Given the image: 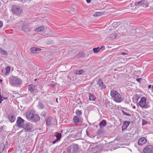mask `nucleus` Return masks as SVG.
I'll use <instances>...</instances> for the list:
<instances>
[{
	"label": "nucleus",
	"mask_w": 153,
	"mask_h": 153,
	"mask_svg": "<svg viewBox=\"0 0 153 153\" xmlns=\"http://www.w3.org/2000/svg\"><path fill=\"white\" fill-rule=\"evenodd\" d=\"M110 95L113 100L117 102H120L123 100V97L116 91L111 90Z\"/></svg>",
	"instance_id": "1"
},
{
	"label": "nucleus",
	"mask_w": 153,
	"mask_h": 153,
	"mask_svg": "<svg viewBox=\"0 0 153 153\" xmlns=\"http://www.w3.org/2000/svg\"><path fill=\"white\" fill-rule=\"evenodd\" d=\"M138 105L141 108L146 109L150 107L149 102L147 101L145 97H143L141 98L138 103Z\"/></svg>",
	"instance_id": "2"
},
{
	"label": "nucleus",
	"mask_w": 153,
	"mask_h": 153,
	"mask_svg": "<svg viewBox=\"0 0 153 153\" xmlns=\"http://www.w3.org/2000/svg\"><path fill=\"white\" fill-rule=\"evenodd\" d=\"M9 82L11 86H16L20 85L22 81L19 78L14 76H12L9 77Z\"/></svg>",
	"instance_id": "3"
},
{
	"label": "nucleus",
	"mask_w": 153,
	"mask_h": 153,
	"mask_svg": "<svg viewBox=\"0 0 153 153\" xmlns=\"http://www.w3.org/2000/svg\"><path fill=\"white\" fill-rule=\"evenodd\" d=\"M79 147L77 144H73L67 147V151L68 153H77Z\"/></svg>",
	"instance_id": "4"
},
{
	"label": "nucleus",
	"mask_w": 153,
	"mask_h": 153,
	"mask_svg": "<svg viewBox=\"0 0 153 153\" xmlns=\"http://www.w3.org/2000/svg\"><path fill=\"white\" fill-rule=\"evenodd\" d=\"M11 10L13 13L16 15H20L22 12V8L20 6L16 5L12 6Z\"/></svg>",
	"instance_id": "5"
},
{
	"label": "nucleus",
	"mask_w": 153,
	"mask_h": 153,
	"mask_svg": "<svg viewBox=\"0 0 153 153\" xmlns=\"http://www.w3.org/2000/svg\"><path fill=\"white\" fill-rule=\"evenodd\" d=\"M135 5L138 7L145 6L146 7L149 6L148 3L146 0H141L138 2H136Z\"/></svg>",
	"instance_id": "6"
},
{
	"label": "nucleus",
	"mask_w": 153,
	"mask_h": 153,
	"mask_svg": "<svg viewBox=\"0 0 153 153\" xmlns=\"http://www.w3.org/2000/svg\"><path fill=\"white\" fill-rule=\"evenodd\" d=\"M144 153H153V146L151 145H147L143 149Z\"/></svg>",
	"instance_id": "7"
},
{
	"label": "nucleus",
	"mask_w": 153,
	"mask_h": 153,
	"mask_svg": "<svg viewBox=\"0 0 153 153\" xmlns=\"http://www.w3.org/2000/svg\"><path fill=\"white\" fill-rule=\"evenodd\" d=\"M34 113V111L32 110H30L26 112L25 116L27 119L28 120H30Z\"/></svg>",
	"instance_id": "8"
},
{
	"label": "nucleus",
	"mask_w": 153,
	"mask_h": 153,
	"mask_svg": "<svg viewBox=\"0 0 153 153\" xmlns=\"http://www.w3.org/2000/svg\"><path fill=\"white\" fill-rule=\"evenodd\" d=\"M21 24H23V26L22 27V29L25 31L27 32L30 31V29L29 27V25L25 22H21Z\"/></svg>",
	"instance_id": "9"
},
{
	"label": "nucleus",
	"mask_w": 153,
	"mask_h": 153,
	"mask_svg": "<svg viewBox=\"0 0 153 153\" xmlns=\"http://www.w3.org/2000/svg\"><path fill=\"white\" fill-rule=\"evenodd\" d=\"M18 126L20 128H22L23 126L24 120L20 117H19L17 120Z\"/></svg>",
	"instance_id": "10"
},
{
	"label": "nucleus",
	"mask_w": 153,
	"mask_h": 153,
	"mask_svg": "<svg viewBox=\"0 0 153 153\" xmlns=\"http://www.w3.org/2000/svg\"><path fill=\"white\" fill-rule=\"evenodd\" d=\"M41 50V49L40 48L36 47H33L30 48V51L31 54H35L38 53L39 51H40Z\"/></svg>",
	"instance_id": "11"
},
{
	"label": "nucleus",
	"mask_w": 153,
	"mask_h": 153,
	"mask_svg": "<svg viewBox=\"0 0 153 153\" xmlns=\"http://www.w3.org/2000/svg\"><path fill=\"white\" fill-rule=\"evenodd\" d=\"M39 117L38 114H35V112L30 121L32 122H36L39 121Z\"/></svg>",
	"instance_id": "12"
},
{
	"label": "nucleus",
	"mask_w": 153,
	"mask_h": 153,
	"mask_svg": "<svg viewBox=\"0 0 153 153\" xmlns=\"http://www.w3.org/2000/svg\"><path fill=\"white\" fill-rule=\"evenodd\" d=\"M8 145V143L7 141L5 142L4 143H2L0 144V153L3 151L4 149Z\"/></svg>",
	"instance_id": "13"
},
{
	"label": "nucleus",
	"mask_w": 153,
	"mask_h": 153,
	"mask_svg": "<svg viewBox=\"0 0 153 153\" xmlns=\"http://www.w3.org/2000/svg\"><path fill=\"white\" fill-rule=\"evenodd\" d=\"M33 128L32 124L30 123H27L25 124L24 128L26 131H29Z\"/></svg>",
	"instance_id": "14"
},
{
	"label": "nucleus",
	"mask_w": 153,
	"mask_h": 153,
	"mask_svg": "<svg viewBox=\"0 0 153 153\" xmlns=\"http://www.w3.org/2000/svg\"><path fill=\"white\" fill-rule=\"evenodd\" d=\"M146 142V139L144 137H142L138 140V143L139 145H142L145 144Z\"/></svg>",
	"instance_id": "15"
},
{
	"label": "nucleus",
	"mask_w": 153,
	"mask_h": 153,
	"mask_svg": "<svg viewBox=\"0 0 153 153\" xmlns=\"http://www.w3.org/2000/svg\"><path fill=\"white\" fill-rule=\"evenodd\" d=\"M82 119L77 116H74L73 118V122L74 123H77L79 122H82Z\"/></svg>",
	"instance_id": "16"
},
{
	"label": "nucleus",
	"mask_w": 153,
	"mask_h": 153,
	"mask_svg": "<svg viewBox=\"0 0 153 153\" xmlns=\"http://www.w3.org/2000/svg\"><path fill=\"white\" fill-rule=\"evenodd\" d=\"M129 122L128 121H124L123 122V126H122V130H123L126 129L129 126Z\"/></svg>",
	"instance_id": "17"
},
{
	"label": "nucleus",
	"mask_w": 153,
	"mask_h": 153,
	"mask_svg": "<svg viewBox=\"0 0 153 153\" xmlns=\"http://www.w3.org/2000/svg\"><path fill=\"white\" fill-rule=\"evenodd\" d=\"M8 119L11 123L13 122L15 120V116L13 114H10L8 116Z\"/></svg>",
	"instance_id": "18"
},
{
	"label": "nucleus",
	"mask_w": 153,
	"mask_h": 153,
	"mask_svg": "<svg viewBox=\"0 0 153 153\" xmlns=\"http://www.w3.org/2000/svg\"><path fill=\"white\" fill-rule=\"evenodd\" d=\"M98 84L99 86L102 89H105L106 88V86L103 84V83L101 79H100L98 82Z\"/></svg>",
	"instance_id": "19"
},
{
	"label": "nucleus",
	"mask_w": 153,
	"mask_h": 153,
	"mask_svg": "<svg viewBox=\"0 0 153 153\" xmlns=\"http://www.w3.org/2000/svg\"><path fill=\"white\" fill-rule=\"evenodd\" d=\"M89 100L90 101H95L96 99V97L91 93L88 94Z\"/></svg>",
	"instance_id": "20"
},
{
	"label": "nucleus",
	"mask_w": 153,
	"mask_h": 153,
	"mask_svg": "<svg viewBox=\"0 0 153 153\" xmlns=\"http://www.w3.org/2000/svg\"><path fill=\"white\" fill-rule=\"evenodd\" d=\"M53 119L51 117H48L46 120V124L49 126L53 123Z\"/></svg>",
	"instance_id": "21"
},
{
	"label": "nucleus",
	"mask_w": 153,
	"mask_h": 153,
	"mask_svg": "<svg viewBox=\"0 0 153 153\" xmlns=\"http://www.w3.org/2000/svg\"><path fill=\"white\" fill-rule=\"evenodd\" d=\"M106 124V122L104 120H102L99 124V126L100 128L104 127Z\"/></svg>",
	"instance_id": "22"
},
{
	"label": "nucleus",
	"mask_w": 153,
	"mask_h": 153,
	"mask_svg": "<svg viewBox=\"0 0 153 153\" xmlns=\"http://www.w3.org/2000/svg\"><path fill=\"white\" fill-rule=\"evenodd\" d=\"M36 88V86L30 85H29L28 90L30 91L32 93L33 92L34 90Z\"/></svg>",
	"instance_id": "23"
},
{
	"label": "nucleus",
	"mask_w": 153,
	"mask_h": 153,
	"mask_svg": "<svg viewBox=\"0 0 153 153\" xmlns=\"http://www.w3.org/2000/svg\"><path fill=\"white\" fill-rule=\"evenodd\" d=\"M117 34L116 33H114L110 35L109 37L111 39H115L117 37Z\"/></svg>",
	"instance_id": "24"
},
{
	"label": "nucleus",
	"mask_w": 153,
	"mask_h": 153,
	"mask_svg": "<svg viewBox=\"0 0 153 153\" xmlns=\"http://www.w3.org/2000/svg\"><path fill=\"white\" fill-rule=\"evenodd\" d=\"M44 27L43 26H42L39 27L38 28H36L35 31L37 32H40L44 30Z\"/></svg>",
	"instance_id": "25"
},
{
	"label": "nucleus",
	"mask_w": 153,
	"mask_h": 153,
	"mask_svg": "<svg viewBox=\"0 0 153 153\" xmlns=\"http://www.w3.org/2000/svg\"><path fill=\"white\" fill-rule=\"evenodd\" d=\"M10 68L9 66L7 67L5 69V72L4 74L6 76L7 75L10 73Z\"/></svg>",
	"instance_id": "26"
},
{
	"label": "nucleus",
	"mask_w": 153,
	"mask_h": 153,
	"mask_svg": "<svg viewBox=\"0 0 153 153\" xmlns=\"http://www.w3.org/2000/svg\"><path fill=\"white\" fill-rule=\"evenodd\" d=\"M0 53L4 55H7V52L1 48H0Z\"/></svg>",
	"instance_id": "27"
},
{
	"label": "nucleus",
	"mask_w": 153,
	"mask_h": 153,
	"mask_svg": "<svg viewBox=\"0 0 153 153\" xmlns=\"http://www.w3.org/2000/svg\"><path fill=\"white\" fill-rule=\"evenodd\" d=\"M56 136V139L59 141L61 137L62 134L60 133H57L54 136Z\"/></svg>",
	"instance_id": "28"
},
{
	"label": "nucleus",
	"mask_w": 153,
	"mask_h": 153,
	"mask_svg": "<svg viewBox=\"0 0 153 153\" xmlns=\"http://www.w3.org/2000/svg\"><path fill=\"white\" fill-rule=\"evenodd\" d=\"M38 107L40 109H42L44 108V106L41 102H39L38 105Z\"/></svg>",
	"instance_id": "29"
},
{
	"label": "nucleus",
	"mask_w": 153,
	"mask_h": 153,
	"mask_svg": "<svg viewBox=\"0 0 153 153\" xmlns=\"http://www.w3.org/2000/svg\"><path fill=\"white\" fill-rule=\"evenodd\" d=\"M84 73V71L82 70H77L76 71V74L81 75L83 74Z\"/></svg>",
	"instance_id": "30"
},
{
	"label": "nucleus",
	"mask_w": 153,
	"mask_h": 153,
	"mask_svg": "<svg viewBox=\"0 0 153 153\" xmlns=\"http://www.w3.org/2000/svg\"><path fill=\"white\" fill-rule=\"evenodd\" d=\"M102 14V13L101 12H97L94 13V16H101Z\"/></svg>",
	"instance_id": "31"
},
{
	"label": "nucleus",
	"mask_w": 153,
	"mask_h": 153,
	"mask_svg": "<svg viewBox=\"0 0 153 153\" xmlns=\"http://www.w3.org/2000/svg\"><path fill=\"white\" fill-rule=\"evenodd\" d=\"M76 115L79 116H80L82 114V112H81V111L80 110H77L76 112Z\"/></svg>",
	"instance_id": "32"
},
{
	"label": "nucleus",
	"mask_w": 153,
	"mask_h": 153,
	"mask_svg": "<svg viewBox=\"0 0 153 153\" xmlns=\"http://www.w3.org/2000/svg\"><path fill=\"white\" fill-rule=\"evenodd\" d=\"M100 50L99 47L94 48L93 49V51L94 53H96L98 52Z\"/></svg>",
	"instance_id": "33"
},
{
	"label": "nucleus",
	"mask_w": 153,
	"mask_h": 153,
	"mask_svg": "<svg viewBox=\"0 0 153 153\" xmlns=\"http://www.w3.org/2000/svg\"><path fill=\"white\" fill-rule=\"evenodd\" d=\"M5 99L6 98L5 97H2V95L0 96V103H1L2 101Z\"/></svg>",
	"instance_id": "34"
},
{
	"label": "nucleus",
	"mask_w": 153,
	"mask_h": 153,
	"mask_svg": "<svg viewBox=\"0 0 153 153\" xmlns=\"http://www.w3.org/2000/svg\"><path fill=\"white\" fill-rule=\"evenodd\" d=\"M122 112L123 113V114L124 115H126V116H130L131 115L130 114L127 113V112L123 110H122Z\"/></svg>",
	"instance_id": "35"
},
{
	"label": "nucleus",
	"mask_w": 153,
	"mask_h": 153,
	"mask_svg": "<svg viewBox=\"0 0 153 153\" xmlns=\"http://www.w3.org/2000/svg\"><path fill=\"white\" fill-rule=\"evenodd\" d=\"M3 25L2 22L0 21V28L2 27Z\"/></svg>",
	"instance_id": "36"
},
{
	"label": "nucleus",
	"mask_w": 153,
	"mask_h": 153,
	"mask_svg": "<svg viewBox=\"0 0 153 153\" xmlns=\"http://www.w3.org/2000/svg\"><path fill=\"white\" fill-rule=\"evenodd\" d=\"M59 141V140H57L56 139L55 140H54V141H53V142H52V143H53V144H54L56 142H57V141Z\"/></svg>",
	"instance_id": "37"
},
{
	"label": "nucleus",
	"mask_w": 153,
	"mask_h": 153,
	"mask_svg": "<svg viewBox=\"0 0 153 153\" xmlns=\"http://www.w3.org/2000/svg\"><path fill=\"white\" fill-rule=\"evenodd\" d=\"M121 54L123 55H128V54L127 53H125L124 52H122L121 53Z\"/></svg>",
	"instance_id": "38"
},
{
	"label": "nucleus",
	"mask_w": 153,
	"mask_h": 153,
	"mask_svg": "<svg viewBox=\"0 0 153 153\" xmlns=\"http://www.w3.org/2000/svg\"><path fill=\"white\" fill-rule=\"evenodd\" d=\"M141 79H142L141 78L137 79V80L138 82H140Z\"/></svg>",
	"instance_id": "39"
},
{
	"label": "nucleus",
	"mask_w": 153,
	"mask_h": 153,
	"mask_svg": "<svg viewBox=\"0 0 153 153\" xmlns=\"http://www.w3.org/2000/svg\"><path fill=\"white\" fill-rule=\"evenodd\" d=\"M131 107H132V108H133L134 109H135L136 108V107L134 105H131Z\"/></svg>",
	"instance_id": "40"
},
{
	"label": "nucleus",
	"mask_w": 153,
	"mask_h": 153,
	"mask_svg": "<svg viewBox=\"0 0 153 153\" xmlns=\"http://www.w3.org/2000/svg\"><path fill=\"white\" fill-rule=\"evenodd\" d=\"M5 70L3 69L2 70V71H1V72H2V74H4V73H5Z\"/></svg>",
	"instance_id": "41"
},
{
	"label": "nucleus",
	"mask_w": 153,
	"mask_h": 153,
	"mask_svg": "<svg viewBox=\"0 0 153 153\" xmlns=\"http://www.w3.org/2000/svg\"><path fill=\"white\" fill-rule=\"evenodd\" d=\"M146 123V121L145 120H143V125H144Z\"/></svg>",
	"instance_id": "42"
},
{
	"label": "nucleus",
	"mask_w": 153,
	"mask_h": 153,
	"mask_svg": "<svg viewBox=\"0 0 153 153\" xmlns=\"http://www.w3.org/2000/svg\"><path fill=\"white\" fill-rule=\"evenodd\" d=\"M86 135L88 136V137H90L89 136V133H88V131H86Z\"/></svg>",
	"instance_id": "43"
},
{
	"label": "nucleus",
	"mask_w": 153,
	"mask_h": 153,
	"mask_svg": "<svg viewBox=\"0 0 153 153\" xmlns=\"http://www.w3.org/2000/svg\"><path fill=\"white\" fill-rule=\"evenodd\" d=\"M86 2L87 3H89L91 1V0H86Z\"/></svg>",
	"instance_id": "44"
},
{
	"label": "nucleus",
	"mask_w": 153,
	"mask_h": 153,
	"mask_svg": "<svg viewBox=\"0 0 153 153\" xmlns=\"http://www.w3.org/2000/svg\"><path fill=\"white\" fill-rule=\"evenodd\" d=\"M104 49V47L103 46H101L100 47V49Z\"/></svg>",
	"instance_id": "45"
},
{
	"label": "nucleus",
	"mask_w": 153,
	"mask_h": 153,
	"mask_svg": "<svg viewBox=\"0 0 153 153\" xmlns=\"http://www.w3.org/2000/svg\"><path fill=\"white\" fill-rule=\"evenodd\" d=\"M151 87V85H149L148 86V88H150Z\"/></svg>",
	"instance_id": "46"
},
{
	"label": "nucleus",
	"mask_w": 153,
	"mask_h": 153,
	"mask_svg": "<svg viewBox=\"0 0 153 153\" xmlns=\"http://www.w3.org/2000/svg\"><path fill=\"white\" fill-rule=\"evenodd\" d=\"M71 11H73L74 10V8H71Z\"/></svg>",
	"instance_id": "47"
},
{
	"label": "nucleus",
	"mask_w": 153,
	"mask_h": 153,
	"mask_svg": "<svg viewBox=\"0 0 153 153\" xmlns=\"http://www.w3.org/2000/svg\"><path fill=\"white\" fill-rule=\"evenodd\" d=\"M152 91L153 92V85L152 87Z\"/></svg>",
	"instance_id": "48"
},
{
	"label": "nucleus",
	"mask_w": 153,
	"mask_h": 153,
	"mask_svg": "<svg viewBox=\"0 0 153 153\" xmlns=\"http://www.w3.org/2000/svg\"><path fill=\"white\" fill-rule=\"evenodd\" d=\"M2 82V80L0 79V83H1Z\"/></svg>",
	"instance_id": "49"
},
{
	"label": "nucleus",
	"mask_w": 153,
	"mask_h": 153,
	"mask_svg": "<svg viewBox=\"0 0 153 153\" xmlns=\"http://www.w3.org/2000/svg\"><path fill=\"white\" fill-rule=\"evenodd\" d=\"M56 101L57 102H58V101H57V98H56Z\"/></svg>",
	"instance_id": "50"
},
{
	"label": "nucleus",
	"mask_w": 153,
	"mask_h": 153,
	"mask_svg": "<svg viewBox=\"0 0 153 153\" xmlns=\"http://www.w3.org/2000/svg\"><path fill=\"white\" fill-rule=\"evenodd\" d=\"M116 23V22L114 23V24H115Z\"/></svg>",
	"instance_id": "51"
}]
</instances>
